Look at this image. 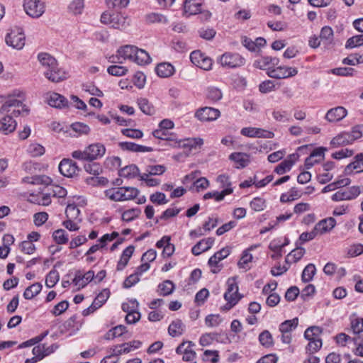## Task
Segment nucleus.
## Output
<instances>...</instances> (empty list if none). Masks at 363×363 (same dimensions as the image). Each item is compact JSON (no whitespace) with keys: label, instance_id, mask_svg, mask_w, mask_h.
Returning <instances> with one entry per match:
<instances>
[{"label":"nucleus","instance_id":"28","mask_svg":"<svg viewBox=\"0 0 363 363\" xmlns=\"http://www.w3.org/2000/svg\"><path fill=\"white\" fill-rule=\"evenodd\" d=\"M184 325L181 320L177 319L173 320L168 328V333L172 337H177L181 335L184 330Z\"/></svg>","mask_w":363,"mask_h":363},{"label":"nucleus","instance_id":"52","mask_svg":"<svg viewBox=\"0 0 363 363\" xmlns=\"http://www.w3.org/2000/svg\"><path fill=\"white\" fill-rule=\"evenodd\" d=\"M252 255L248 250H244L240 259L239 260L238 265L240 268L249 269L247 264L252 262Z\"/></svg>","mask_w":363,"mask_h":363},{"label":"nucleus","instance_id":"49","mask_svg":"<svg viewBox=\"0 0 363 363\" xmlns=\"http://www.w3.org/2000/svg\"><path fill=\"white\" fill-rule=\"evenodd\" d=\"M85 171L93 175H99L102 172L101 166L97 162H90L84 166Z\"/></svg>","mask_w":363,"mask_h":363},{"label":"nucleus","instance_id":"51","mask_svg":"<svg viewBox=\"0 0 363 363\" xmlns=\"http://www.w3.org/2000/svg\"><path fill=\"white\" fill-rule=\"evenodd\" d=\"M222 96V92L219 89L214 86L208 88L207 98L211 100L212 101L216 102L219 101L220 99H221Z\"/></svg>","mask_w":363,"mask_h":363},{"label":"nucleus","instance_id":"40","mask_svg":"<svg viewBox=\"0 0 363 363\" xmlns=\"http://www.w3.org/2000/svg\"><path fill=\"white\" fill-rule=\"evenodd\" d=\"M287 245V243L280 244L277 242L276 240H273L270 242L269 248L274 252L271 257L274 259H279L282 257V248Z\"/></svg>","mask_w":363,"mask_h":363},{"label":"nucleus","instance_id":"2","mask_svg":"<svg viewBox=\"0 0 363 363\" xmlns=\"http://www.w3.org/2000/svg\"><path fill=\"white\" fill-rule=\"evenodd\" d=\"M105 153V146L100 143H96L89 145L83 151H74L72 156L77 160L92 162L102 157Z\"/></svg>","mask_w":363,"mask_h":363},{"label":"nucleus","instance_id":"31","mask_svg":"<svg viewBox=\"0 0 363 363\" xmlns=\"http://www.w3.org/2000/svg\"><path fill=\"white\" fill-rule=\"evenodd\" d=\"M229 159L237 164V168H243L248 164V156L242 152H233L229 156Z\"/></svg>","mask_w":363,"mask_h":363},{"label":"nucleus","instance_id":"5","mask_svg":"<svg viewBox=\"0 0 363 363\" xmlns=\"http://www.w3.org/2000/svg\"><path fill=\"white\" fill-rule=\"evenodd\" d=\"M23 9L27 15L38 18L45 11V2L41 0H23Z\"/></svg>","mask_w":363,"mask_h":363},{"label":"nucleus","instance_id":"50","mask_svg":"<svg viewBox=\"0 0 363 363\" xmlns=\"http://www.w3.org/2000/svg\"><path fill=\"white\" fill-rule=\"evenodd\" d=\"M107 72L111 75L121 77L127 74L128 69L123 66L111 65L108 67Z\"/></svg>","mask_w":363,"mask_h":363},{"label":"nucleus","instance_id":"24","mask_svg":"<svg viewBox=\"0 0 363 363\" xmlns=\"http://www.w3.org/2000/svg\"><path fill=\"white\" fill-rule=\"evenodd\" d=\"M201 0H185L184 10L186 13L196 15L201 11Z\"/></svg>","mask_w":363,"mask_h":363},{"label":"nucleus","instance_id":"33","mask_svg":"<svg viewBox=\"0 0 363 363\" xmlns=\"http://www.w3.org/2000/svg\"><path fill=\"white\" fill-rule=\"evenodd\" d=\"M350 143H352V140H350V135L348 133H342L330 141V145L333 147L344 146Z\"/></svg>","mask_w":363,"mask_h":363},{"label":"nucleus","instance_id":"3","mask_svg":"<svg viewBox=\"0 0 363 363\" xmlns=\"http://www.w3.org/2000/svg\"><path fill=\"white\" fill-rule=\"evenodd\" d=\"M106 198L113 201H123L136 198L139 190L135 187H113L104 191Z\"/></svg>","mask_w":363,"mask_h":363},{"label":"nucleus","instance_id":"38","mask_svg":"<svg viewBox=\"0 0 363 363\" xmlns=\"http://www.w3.org/2000/svg\"><path fill=\"white\" fill-rule=\"evenodd\" d=\"M323 332V329L318 326H311L308 328L305 333L304 337L308 341L315 340L320 338V335Z\"/></svg>","mask_w":363,"mask_h":363},{"label":"nucleus","instance_id":"12","mask_svg":"<svg viewBox=\"0 0 363 363\" xmlns=\"http://www.w3.org/2000/svg\"><path fill=\"white\" fill-rule=\"evenodd\" d=\"M79 170L77 163L70 159H63L59 164L60 172L67 177H73Z\"/></svg>","mask_w":363,"mask_h":363},{"label":"nucleus","instance_id":"62","mask_svg":"<svg viewBox=\"0 0 363 363\" xmlns=\"http://www.w3.org/2000/svg\"><path fill=\"white\" fill-rule=\"evenodd\" d=\"M121 133L126 137L135 139H139L143 136V132L139 129L125 128L123 129Z\"/></svg>","mask_w":363,"mask_h":363},{"label":"nucleus","instance_id":"54","mask_svg":"<svg viewBox=\"0 0 363 363\" xmlns=\"http://www.w3.org/2000/svg\"><path fill=\"white\" fill-rule=\"evenodd\" d=\"M86 182L87 184L96 186H106L108 183V180L107 178L101 177H89L86 179Z\"/></svg>","mask_w":363,"mask_h":363},{"label":"nucleus","instance_id":"30","mask_svg":"<svg viewBox=\"0 0 363 363\" xmlns=\"http://www.w3.org/2000/svg\"><path fill=\"white\" fill-rule=\"evenodd\" d=\"M136 48L137 47L134 45H126L121 47L118 50V53L122 56L123 60H130L133 61Z\"/></svg>","mask_w":363,"mask_h":363},{"label":"nucleus","instance_id":"34","mask_svg":"<svg viewBox=\"0 0 363 363\" xmlns=\"http://www.w3.org/2000/svg\"><path fill=\"white\" fill-rule=\"evenodd\" d=\"M42 287V284L39 282L33 284L26 289L23 293V297L26 299H32L40 292Z\"/></svg>","mask_w":363,"mask_h":363},{"label":"nucleus","instance_id":"64","mask_svg":"<svg viewBox=\"0 0 363 363\" xmlns=\"http://www.w3.org/2000/svg\"><path fill=\"white\" fill-rule=\"evenodd\" d=\"M357 347L354 350V353L357 356L363 357V337L357 336L353 338Z\"/></svg>","mask_w":363,"mask_h":363},{"label":"nucleus","instance_id":"6","mask_svg":"<svg viewBox=\"0 0 363 363\" xmlns=\"http://www.w3.org/2000/svg\"><path fill=\"white\" fill-rule=\"evenodd\" d=\"M219 62L224 67L236 68L243 66L245 59L238 53L225 52L220 56Z\"/></svg>","mask_w":363,"mask_h":363},{"label":"nucleus","instance_id":"58","mask_svg":"<svg viewBox=\"0 0 363 363\" xmlns=\"http://www.w3.org/2000/svg\"><path fill=\"white\" fill-rule=\"evenodd\" d=\"M363 253V245L362 244H354L351 245L347 252V255L349 257H354L360 255Z\"/></svg>","mask_w":363,"mask_h":363},{"label":"nucleus","instance_id":"61","mask_svg":"<svg viewBox=\"0 0 363 363\" xmlns=\"http://www.w3.org/2000/svg\"><path fill=\"white\" fill-rule=\"evenodd\" d=\"M71 128L79 135L88 134L90 131V128L87 125L79 122L72 123L71 125Z\"/></svg>","mask_w":363,"mask_h":363},{"label":"nucleus","instance_id":"37","mask_svg":"<svg viewBox=\"0 0 363 363\" xmlns=\"http://www.w3.org/2000/svg\"><path fill=\"white\" fill-rule=\"evenodd\" d=\"M138 104L140 109L146 115L152 116L155 114V109L150 101L145 98H140L138 100Z\"/></svg>","mask_w":363,"mask_h":363},{"label":"nucleus","instance_id":"29","mask_svg":"<svg viewBox=\"0 0 363 363\" xmlns=\"http://www.w3.org/2000/svg\"><path fill=\"white\" fill-rule=\"evenodd\" d=\"M119 175L128 179L135 178L139 175V169L135 164L127 165L119 170Z\"/></svg>","mask_w":363,"mask_h":363},{"label":"nucleus","instance_id":"16","mask_svg":"<svg viewBox=\"0 0 363 363\" xmlns=\"http://www.w3.org/2000/svg\"><path fill=\"white\" fill-rule=\"evenodd\" d=\"M48 103L50 106L62 108L68 106L67 99L62 95L52 92L48 97Z\"/></svg>","mask_w":363,"mask_h":363},{"label":"nucleus","instance_id":"41","mask_svg":"<svg viewBox=\"0 0 363 363\" xmlns=\"http://www.w3.org/2000/svg\"><path fill=\"white\" fill-rule=\"evenodd\" d=\"M298 323V320L297 318L285 320L279 325V330L281 333H291V332L297 327Z\"/></svg>","mask_w":363,"mask_h":363},{"label":"nucleus","instance_id":"35","mask_svg":"<svg viewBox=\"0 0 363 363\" xmlns=\"http://www.w3.org/2000/svg\"><path fill=\"white\" fill-rule=\"evenodd\" d=\"M233 192L232 188H225L220 192L218 191H213L208 192L204 194L203 199L207 200L209 199H214L216 201H222L226 195H228Z\"/></svg>","mask_w":363,"mask_h":363},{"label":"nucleus","instance_id":"57","mask_svg":"<svg viewBox=\"0 0 363 363\" xmlns=\"http://www.w3.org/2000/svg\"><path fill=\"white\" fill-rule=\"evenodd\" d=\"M152 135L155 138L160 140H174V139L172 138V134H169L168 130L159 128L152 132Z\"/></svg>","mask_w":363,"mask_h":363},{"label":"nucleus","instance_id":"21","mask_svg":"<svg viewBox=\"0 0 363 363\" xmlns=\"http://www.w3.org/2000/svg\"><path fill=\"white\" fill-rule=\"evenodd\" d=\"M118 145L123 150L133 152H145L153 151V149L150 147L138 145L132 142H121L119 143Z\"/></svg>","mask_w":363,"mask_h":363},{"label":"nucleus","instance_id":"22","mask_svg":"<svg viewBox=\"0 0 363 363\" xmlns=\"http://www.w3.org/2000/svg\"><path fill=\"white\" fill-rule=\"evenodd\" d=\"M335 225V218L330 217L319 221L314 228L318 234L322 235L332 230Z\"/></svg>","mask_w":363,"mask_h":363},{"label":"nucleus","instance_id":"20","mask_svg":"<svg viewBox=\"0 0 363 363\" xmlns=\"http://www.w3.org/2000/svg\"><path fill=\"white\" fill-rule=\"evenodd\" d=\"M94 278V272L89 270L84 274H82L80 272H77L73 279V283L78 286L79 288L84 287L88 283L93 280Z\"/></svg>","mask_w":363,"mask_h":363},{"label":"nucleus","instance_id":"39","mask_svg":"<svg viewBox=\"0 0 363 363\" xmlns=\"http://www.w3.org/2000/svg\"><path fill=\"white\" fill-rule=\"evenodd\" d=\"M158 289L160 291V294L166 296L173 293L175 289V285L173 281L170 280H165L158 285Z\"/></svg>","mask_w":363,"mask_h":363},{"label":"nucleus","instance_id":"10","mask_svg":"<svg viewBox=\"0 0 363 363\" xmlns=\"http://www.w3.org/2000/svg\"><path fill=\"white\" fill-rule=\"evenodd\" d=\"M220 116L218 109L212 107H203L199 108L195 113V117L202 122L213 121Z\"/></svg>","mask_w":363,"mask_h":363},{"label":"nucleus","instance_id":"13","mask_svg":"<svg viewBox=\"0 0 363 363\" xmlns=\"http://www.w3.org/2000/svg\"><path fill=\"white\" fill-rule=\"evenodd\" d=\"M240 133L242 135L250 138H273L274 136V133L271 131L252 127L243 128Z\"/></svg>","mask_w":363,"mask_h":363},{"label":"nucleus","instance_id":"60","mask_svg":"<svg viewBox=\"0 0 363 363\" xmlns=\"http://www.w3.org/2000/svg\"><path fill=\"white\" fill-rule=\"evenodd\" d=\"M250 207L255 211H261L266 206L265 200L260 197H256L250 203Z\"/></svg>","mask_w":363,"mask_h":363},{"label":"nucleus","instance_id":"8","mask_svg":"<svg viewBox=\"0 0 363 363\" xmlns=\"http://www.w3.org/2000/svg\"><path fill=\"white\" fill-rule=\"evenodd\" d=\"M363 191V186H352L347 190L338 191L332 196L334 201L352 200L356 199Z\"/></svg>","mask_w":363,"mask_h":363},{"label":"nucleus","instance_id":"36","mask_svg":"<svg viewBox=\"0 0 363 363\" xmlns=\"http://www.w3.org/2000/svg\"><path fill=\"white\" fill-rule=\"evenodd\" d=\"M134 56L135 57L133 62H136L138 65L148 64L151 61V58L149 54L143 49H139L136 48V51Z\"/></svg>","mask_w":363,"mask_h":363},{"label":"nucleus","instance_id":"59","mask_svg":"<svg viewBox=\"0 0 363 363\" xmlns=\"http://www.w3.org/2000/svg\"><path fill=\"white\" fill-rule=\"evenodd\" d=\"M19 247L23 253L27 255L33 254L36 250L35 245L30 241L27 240L21 242Z\"/></svg>","mask_w":363,"mask_h":363},{"label":"nucleus","instance_id":"43","mask_svg":"<svg viewBox=\"0 0 363 363\" xmlns=\"http://www.w3.org/2000/svg\"><path fill=\"white\" fill-rule=\"evenodd\" d=\"M52 238L59 245L66 244L69 239L68 235L63 229H58L53 232Z\"/></svg>","mask_w":363,"mask_h":363},{"label":"nucleus","instance_id":"47","mask_svg":"<svg viewBox=\"0 0 363 363\" xmlns=\"http://www.w3.org/2000/svg\"><path fill=\"white\" fill-rule=\"evenodd\" d=\"M140 213L141 211L138 208L128 209L123 213L122 220L126 222L132 221L138 218Z\"/></svg>","mask_w":363,"mask_h":363},{"label":"nucleus","instance_id":"26","mask_svg":"<svg viewBox=\"0 0 363 363\" xmlns=\"http://www.w3.org/2000/svg\"><path fill=\"white\" fill-rule=\"evenodd\" d=\"M230 250L228 247H223L220 250L216 252L213 256L208 259V264L211 267H217L218 262L230 254Z\"/></svg>","mask_w":363,"mask_h":363},{"label":"nucleus","instance_id":"53","mask_svg":"<svg viewBox=\"0 0 363 363\" xmlns=\"http://www.w3.org/2000/svg\"><path fill=\"white\" fill-rule=\"evenodd\" d=\"M322 340L320 338L315 339V340L309 341L306 350L310 354L318 352L322 347Z\"/></svg>","mask_w":363,"mask_h":363},{"label":"nucleus","instance_id":"25","mask_svg":"<svg viewBox=\"0 0 363 363\" xmlns=\"http://www.w3.org/2000/svg\"><path fill=\"white\" fill-rule=\"evenodd\" d=\"M228 289L226 292L224 294V298H238V297L242 298V296L238 294V286L235 282L234 278L228 279Z\"/></svg>","mask_w":363,"mask_h":363},{"label":"nucleus","instance_id":"17","mask_svg":"<svg viewBox=\"0 0 363 363\" xmlns=\"http://www.w3.org/2000/svg\"><path fill=\"white\" fill-rule=\"evenodd\" d=\"M16 122L9 115H5L1 119H0V132L8 135L16 130Z\"/></svg>","mask_w":363,"mask_h":363},{"label":"nucleus","instance_id":"7","mask_svg":"<svg viewBox=\"0 0 363 363\" xmlns=\"http://www.w3.org/2000/svg\"><path fill=\"white\" fill-rule=\"evenodd\" d=\"M7 45L16 49L21 50L25 45L26 38L22 29L17 28L11 30L5 38Z\"/></svg>","mask_w":363,"mask_h":363},{"label":"nucleus","instance_id":"45","mask_svg":"<svg viewBox=\"0 0 363 363\" xmlns=\"http://www.w3.org/2000/svg\"><path fill=\"white\" fill-rule=\"evenodd\" d=\"M179 146L182 147H189V148H196L197 147H201L203 144V139L200 138H192V139H186L184 141H179Z\"/></svg>","mask_w":363,"mask_h":363},{"label":"nucleus","instance_id":"48","mask_svg":"<svg viewBox=\"0 0 363 363\" xmlns=\"http://www.w3.org/2000/svg\"><path fill=\"white\" fill-rule=\"evenodd\" d=\"M363 45V34L357 35L350 38L345 44L346 48H354Z\"/></svg>","mask_w":363,"mask_h":363},{"label":"nucleus","instance_id":"27","mask_svg":"<svg viewBox=\"0 0 363 363\" xmlns=\"http://www.w3.org/2000/svg\"><path fill=\"white\" fill-rule=\"evenodd\" d=\"M333 30L329 26L322 28L320 33V38L325 48L329 47L333 42Z\"/></svg>","mask_w":363,"mask_h":363},{"label":"nucleus","instance_id":"1","mask_svg":"<svg viewBox=\"0 0 363 363\" xmlns=\"http://www.w3.org/2000/svg\"><path fill=\"white\" fill-rule=\"evenodd\" d=\"M38 59L40 64L48 69L44 74L50 81L59 82L67 78L66 72L58 68L57 60L48 53L38 54Z\"/></svg>","mask_w":363,"mask_h":363},{"label":"nucleus","instance_id":"44","mask_svg":"<svg viewBox=\"0 0 363 363\" xmlns=\"http://www.w3.org/2000/svg\"><path fill=\"white\" fill-rule=\"evenodd\" d=\"M60 275L57 270L52 269L46 276L45 285L48 288H52L58 282Z\"/></svg>","mask_w":363,"mask_h":363},{"label":"nucleus","instance_id":"15","mask_svg":"<svg viewBox=\"0 0 363 363\" xmlns=\"http://www.w3.org/2000/svg\"><path fill=\"white\" fill-rule=\"evenodd\" d=\"M228 339L226 335L218 333H208L201 335L199 342L202 346L211 345L214 340L220 342H225Z\"/></svg>","mask_w":363,"mask_h":363},{"label":"nucleus","instance_id":"56","mask_svg":"<svg viewBox=\"0 0 363 363\" xmlns=\"http://www.w3.org/2000/svg\"><path fill=\"white\" fill-rule=\"evenodd\" d=\"M106 3L108 8L118 10L126 7L129 0H106Z\"/></svg>","mask_w":363,"mask_h":363},{"label":"nucleus","instance_id":"46","mask_svg":"<svg viewBox=\"0 0 363 363\" xmlns=\"http://www.w3.org/2000/svg\"><path fill=\"white\" fill-rule=\"evenodd\" d=\"M259 341L262 346L267 348L273 345V338L268 330H264L259 334Z\"/></svg>","mask_w":363,"mask_h":363},{"label":"nucleus","instance_id":"18","mask_svg":"<svg viewBox=\"0 0 363 363\" xmlns=\"http://www.w3.org/2000/svg\"><path fill=\"white\" fill-rule=\"evenodd\" d=\"M213 238H208L198 242L191 249L193 255L198 256L202 252L208 251L214 243Z\"/></svg>","mask_w":363,"mask_h":363},{"label":"nucleus","instance_id":"42","mask_svg":"<svg viewBox=\"0 0 363 363\" xmlns=\"http://www.w3.org/2000/svg\"><path fill=\"white\" fill-rule=\"evenodd\" d=\"M315 267L313 264H308L302 272L301 279L303 282H309L315 274Z\"/></svg>","mask_w":363,"mask_h":363},{"label":"nucleus","instance_id":"9","mask_svg":"<svg viewBox=\"0 0 363 363\" xmlns=\"http://www.w3.org/2000/svg\"><path fill=\"white\" fill-rule=\"evenodd\" d=\"M297 73L298 70L296 68L284 66H279L276 68L268 67V72H267V74L269 77L274 79H284L294 77L296 75Z\"/></svg>","mask_w":363,"mask_h":363},{"label":"nucleus","instance_id":"11","mask_svg":"<svg viewBox=\"0 0 363 363\" xmlns=\"http://www.w3.org/2000/svg\"><path fill=\"white\" fill-rule=\"evenodd\" d=\"M190 60L196 66L204 70H209L212 67V60L204 55L200 50H194L190 55Z\"/></svg>","mask_w":363,"mask_h":363},{"label":"nucleus","instance_id":"14","mask_svg":"<svg viewBox=\"0 0 363 363\" xmlns=\"http://www.w3.org/2000/svg\"><path fill=\"white\" fill-rule=\"evenodd\" d=\"M347 114V111L342 106L330 108L326 113L325 118L330 123H335L342 120Z\"/></svg>","mask_w":363,"mask_h":363},{"label":"nucleus","instance_id":"55","mask_svg":"<svg viewBox=\"0 0 363 363\" xmlns=\"http://www.w3.org/2000/svg\"><path fill=\"white\" fill-rule=\"evenodd\" d=\"M84 7V0H73L69 6V9L74 14H81Z\"/></svg>","mask_w":363,"mask_h":363},{"label":"nucleus","instance_id":"32","mask_svg":"<svg viewBox=\"0 0 363 363\" xmlns=\"http://www.w3.org/2000/svg\"><path fill=\"white\" fill-rule=\"evenodd\" d=\"M116 29H124L126 28V19L119 13H112L111 24Z\"/></svg>","mask_w":363,"mask_h":363},{"label":"nucleus","instance_id":"23","mask_svg":"<svg viewBox=\"0 0 363 363\" xmlns=\"http://www.w3.org/2000/svg\"><path fill=\"white\" fill-rule=\"evenodd\" d=\"M157 74L162 78L172 76L175 72L174 66L169 62H161L155 67Z\"/></svg>","mask_w":363,"mask_h":363},{"label":"nucleus","instance_id":"63","mask_svg":"<svg viewBox=\"0 0 363 363\" xmlns=\"http://www.w3.org/2000/svg\"><path fill=\"white\" fill-rule=\"evenodd\" d=\"M292 166V162L284 160L276 167L274 172L278 174H283L286 172L289 171Z\"/></svg>","mask_w":363,"mask_h":363},{"label":"nucleus","instance_id":"4","mask_svg":"<svg viewBox=\"0 0 363 363\" xmlns=\"http://www.w3.org/2000/svg\"><path fill=\"white\" fill-rule=\"evenodd\" d=\"M0 112L3 114L9 115L13 117H18L21 113L28 114V109L21 100L13 97L8 99L1 106Z\"/></svg>","mask_w":363,"mask_h":363},{"label":"nucleus","instance_id":"19","mask_svg":"<svg viewBox=\"0 0 363 363\" xmlns=\"http://www.w3.org/2000/svg\"><path fill=\"white\" fill-rule=\"evenodd\" d=\"M353 170H357V173L363 172V153L355 155L354 161L345 168V174H350Z\"/></svg>","mask_w":363,"mask_h":363}]
</instances>
